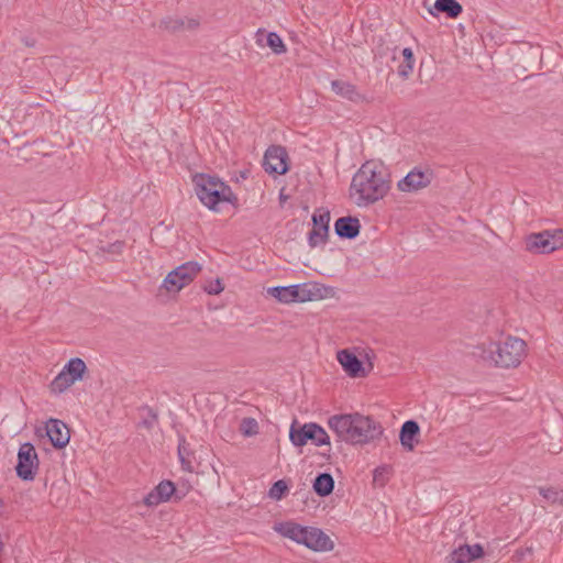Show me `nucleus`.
<instances>
[{"label": "nucleus", "mask_w": 563, "mask_h": 563, "mask_svg": "<svg viewBox=\"0 0 563 563\" xmlns=\"http://www.w3.org/2000/svg\"><path fill=\"white\" fill-rule=\"evenodd\" d=\"M298 290L299 289H298L297 285H289L291 302H299V291Z\"/></svg>", "instance_id": "nucleus-35"}, {"label": "nucleus", "mask_w": 563, "mask_h": 563, "mask_svg": "<svg viewBox=\"0 0 563 563\" xmlns=\"http://www.w3.org/2000/svg\"><path fill=\"white\" fill-rule=\"evenodd\" d=\"M484 555L483 547L479 544L462 545L455 549L450 558L453 563H470Z\"/></svg>", "instance_id": "nucleus-18"}, {"label": "nucleus", "mask_w": 563, "mask_h": 563, "mask_svg": "<svg viewBox=\"0 0 563 563\" xmlns=\"http://www.w3.org/2000/svg\"><path fill=\"white\" fill-rule=\"evenodd\" d=\"M287 490V485L284 481H277L269 489V497L279 500Z\"/></svg>", "instance_id": "nucleus-32"}, {"label": "nucleus", "mask_w": 563, "mask_h": 563, "mask_svg": "<svg viewBox=\"0 0 563 563\" xmlns=\"http://www.w3.org/2000/svg\"><path fill=\"white\" fill-rule=\"evenodd\" d=\"M361 223L357 218L341 217L334 223V231L341 239L352 240L360 234Z\"/></svg>", "instance_id": "nucleus-16"}, {"label": "nucleus", "mask_w": 563, "mask_h": 563, "mask_svg": "<svg viewBox=\"0 0 563 563\" xmlns=\"http://www.w3.org/2000/svg\"><path fill=\"white\" fill-rule=\"evenodd\" d=\"M267 294L276 298L279 302L291 303L289 286H275L267 288Z\"/></svg>", "instance_id": "nucleus-28"}, {"label": "nucleus", "mask_w": 563, "mask_h": 563, "mask_svg": "<svg viewBox=\"0 0 563 563\" xmlns=\"http://www.w3.org/2000/svg\"><path fill=\"white\" fill-rule=\"evenodd\" d=\"M332 90L340 97L353 101L358 102L363 100L362 95L357 91L356 87L351 82L344 80H333L331 82Z\"/></svg>", "instance_id": "nucleus-20"}, {"label": "nucleus", "mask_w": 563, "mask_h": 563, "mask_svg": "<svg viewBox=\"0 0 563 563\" xmlns=\"http://www.w3.org/2000/svg\"><path fill=\"white\" fill-rule=\"evenodd\" d=\"M198 25V22L194 19L185 20V29H194Z\"/></svg>", "instance_id": "nucleus-37"}, {"label": "nucleus", "mask_w": 563, "mask_h": 563, "mask_svg": "<svg viewBox=\"0 0 563 563\" xmlns=\"http://www.w3.org/2000/svg\"><path fill=\"white\" fill-rule=\"evenodd\" d=\"M563 249V230H544L526 238V250L536 254H549Z\"/></svg>", "instance_id": "nucleus-6"}, {"label": "nucleus", "mask_w": 563, "mask_h": 563, "mask_svg": "<svg viewBox=\"0 0 563 563\" xmlns=\"http://www.w3.org/2000/svg\"><path fill=\"white\" fill-rule=\"evenodd\" d=\"M474 354L498 367H517L526 355V342L508 336L503 342H489L476 346Z\"/></svg>", "instance_id": "nucleus-3"}, {"label": "nucleus", "mask_w": 563, "mask_h": 563, "mask_svg": "<svg viewBox=\"0 0 563 563\" xmlns=\"http://www.w3.org/2000/svg\"><path fill=\"white\" fill-rule=\"evenodd\" d=\"M86 369L87 366L85 362L79 357L70 358L63 367V371L66 372L76 382L82 378Z\"/></svg>", "instance_id": "nucleus-23"}, {"label": "nucleus", "mask_w": 563, "mask_h": 563, "mask_svg": "<svg viewBox=\"0 0 563 563\" xmlns=\"http://www.w3.org/2000/svg\"><path fill=\"white\" fill-rule=\"evenodd\" d=\"M176 492L175 484L172 481H162L145 498L144 504L150 507L157 506L162 503L170 500Z\"/></svg>", "instance_id": "nucleus-14"}, {"label": "nucleus", "mask_w": 563, "mask_h": 563, "mask_svg": "<svg viewBox=\"0 0 563 563\" xmlns=\"http://www.w3.org/2000/svg\"><path fill=\"white\" fill-rule=\"evenodd\" d=\"M288 154L285 147L273 145L267 148L264 155V169L268 174L284 175L288 172Z\"/></svg>", "instance_id": "nucleus-11"}, {"label": "nucleus", "mask_w": 563, "mask_h": 563, "mask_svg": "<svg viewBox=\"0 0 563 563\" xmlns=\"http://www.w3.org/2000/svg\"><path fill=\"white\" fill-rule=\"evenodd\" d=\"M389 467L379 466L374 470L373 482L376 485L384 486L388 479Z\"/></svg>", "instance_id": "nucleus-31"}, {"label": "nucleus", "mask_w": 563, "mask_h": 563, "mask_svg": "<svg viewBox=\"0 0 563 563\" xmlns=\"http://www.w3.org/2000/svg\"><path fill=\"white\" fill-rule=\"evenodd\" d=\"M299 291V302L313 300L317 296L316 288L310 284H297Z\"/></svg>", "instance_id": "nucleus-29"}, {"label": "nucleus", "mask_w": 563, "mask_h": 563, "mask_svg": "<svg viewBox=\"0 0 563 563\" xmlns=\"http://www.w3.org/2000/svg\"><path fill=\"white\" fill-rule=\"evenodd\" d=\"M239 430L244 437L256 435L258 433V422L251 417L243 418L240 422Z\"/></svg>", "instance_id": "nucleus-27"}, {"label": "nucleus", "mask_w": 563, "mask_h": 563, "mask_svg": "<svg viewBox=\"0 0 563 563\" xmlns=\"http://www.w3.org/2000/svg\"><path fill=\"white\" fill-rule=\"evenodd\" d=\"M178 456L181 463V466L185 471L192 472L194 465V453L190 451L188 443L185 438H180L178 443Z\"/></svg>", "instance_id": "nucleus-25"}, {"label": "nucleus", "mask_w": 563, "mask_h": 563, "mask_svg": "<svg viewBox=\"0 0 563 563\" xmlns=\"http://www.w3.org/2000/svg\"><path fill=\"white\" fill-rule=\"evenodd\" d=\"M162 29H165L170 32H176L185 29V20L178 18H166L161 21Z\"/></svg>", "instance_id": "nucleus-30"}, {"label": "nucleus", "mask_w": 563, "mask_h": 563, "mask_svg": "<svg viewBox=\"0 0 563 563\" xmlns=\"http://www.w3.org/2000/svg\"><path fill=\"white\" fill-rule=\"evenodd\" d=\"M274 529L280 536L317 552H328L334 549V542L319 528L302 527L299 523L287 521L276 525Z\"/></svg>", "instance_id": "nucleus-4"}, {"label": "nucleus", "mask_w": 563, "mask_h": 563, "mask_svg": "<svg viewBox=\"0 0 563 563\" xmlns=\"http://www.w3.org/2000/svg\"><path fill=\"white\" fill-rule=\"evenodd\" d=\"M199 200L210 210H216L220 202H232L236 199L230 186L217 177L205 174L194 178Z\"/></svg>", "instance_id": "nucleus-5"}, {"label": "nucleus", "mask_w": 563, "mask_h": 563, "mask_svg": "<svg viewBox=\"0 0 563 563\" xmlns=\"http://www.w3.org/2000/svg\"><path fill=\"white\" fill-rule=\"evenodd\" d=\"M205 291L209 295H219L223 290L222 283L219 278L210 282L208 285L203 287Z\"/></svg>", "instance_id": "nucleus-33"}, {"label": "nucleus", "mask_w": 563, "mask_h": 563, "mask_svg": "<svg viewBox=\"0 0 563 563\" xmlns=\"http://www.w3.org/2000/svg\"><path fill=\"white\" fill-rule=\"evenodd\" d=\"M413 65L415 62L404 59V62L398 66V75L404 78H407L411 74Z\"/></svg>", "instance_id": "nucleus-34"}, {"label": "nucleus", "mask_w": 563, "mask_h": 563, "mask_svg": "<svg viewBox=\"0 0 563 563\" xmlns=\"http://www.w3.org/2000/svg\"><path fill=\"white\" fill-rule=\"evenodd\" d=\"M539 494L543 497V499L550 505H561L563 506V489L558 487H539Z\"/></svg>", "instance_id": "nucleus-26"}, {"label": "nucleus", "mask_w": 563, "mask_h": 563, "mask_svg": "<svg viewBox=\"0 0 563 563\" xmlns=\"http://www.w3.org/2000/svg\"><path fill=\"white\" fill-rule=\"evenodd\" d=\"M419 433L420 428L418 422H416L415 420H408L404 422L399 434L401 445L406 450L412 451L415 448L416 438L419 435Z\"/></svg>", "instance_id": "nucleus-19"}, {"label": "nucleus", "mask_w": 563, "mask_h": 563, "mask_svg": "<svg viewBox=\"0 0 563 563\" xmlns=\"http://www.w3.org/2000/svg\"><path fill=\"white\" fill-rule=\"evenodd\" d=\"M433 179V172L430 169L421 170L413 168L397 184L402 192H415L428 187Z\"/></svg>", "instance_id": "nucleus-12"}, {"label": "nucleus", "mask_w": 563, "mask_h": 563, "mask_svg": "<svg viewBox=\"0 0 563 563\" xmlns=\"http://www.w3.org/2000/svg\"><path fill=\"white\" fill-rule=\"evenodd\" d=\"M401 54H402L404 59H407L409 62H415L413 53H412V49L410 47H405L401 51Z\"/></svg>", "instance_id": "nucleus-36"}, {"label": "nucleus", "mask_w": 563, "mask_h": 563, "mask_svg": "<svg viewBox=\"0 0 563 563\" xmlns=\"http://www.w3.org/2000/svg\"><path fill=\"white\" fill-rule=\"evenodd\" d=\"M75 383L76 380L62 369L52 380L49 388L54 394H62Z\"/></svg>", "instance_id": "nucleus-24"}, {"label": "nucleus", "mask_w": 563, "mask_h": 563, "mask_svg": "<svg viewBox=\"0 0 563 563\" xmlns=\"http://www.w3.org/2000/svg\"><path fill=\"white\" fill-rule=\"evenodd\" d=\"M390 188V177L383 164L365 162L354 174L350 197L358 207H367L383 199Z\"/></svg>", "instance_id": "nucleus-1"}, {"label": "nucleus", "mask_w": 563, "mask_h": 563, "mask_svg": "<svg viewBox=\"0 0 563 563\" xmlns=\"http://www.w3.org/2000/svg\"><path fill=\"white\" fill-rule=\"evenodd\" d=\"M338 361L342 365L343 369L351 377H362L364 376V368L362 366V362L357 358L355 354L350 352L349 350H342L338 352Z\"/></svg>", "instance_id": "nucleus-17"}, {"label": "nucleus", "mask_w": 563, "mask_h": 563, "mask_svg": "<svg viewBox=\"0 0 563 563\" xmlns=\"http://www.w3.org/2000/svg\"><path fill=\"white\" fill-rule=\"evenodd\" d=\"M255 40L258 46H268L277 55L287 52L284 41L276 32H266L260 29L255 34Z\"/></svg>", "instance_id": "nucleus-15"}, {"label": "nucleus", "mask_w": 563, "mask_h": 563, "mask_svg": "<svg viewBox=\"0 0 563 563\" xmlns=\"http://www.w3.org/2000/svg\"><path fill=\"white\" fill-rule=\"evenodd\" d=\"M199 263L190 261L169 272L163 280V287L169 292H177L189 285L200 272Z\"/></svg>", "instance_id": "nucleus-8"}, {"label": "nucleus", "mask_w": 563, "mask_h": 563, "mask_svg": "<svg viewBox=\"0 0 563 563\" xmlns=\"http://www.w3.org/2000/svg\"><path fill=\"white\" fill-rule=\"evenodd\" d=\"M46 434L56 449L65 448L70 440V433L67 426L58 419H49L45 426Z\"/></svg>", "instance_id": "nucleus-13"}, {"label": "nucleus", "mask_w": 563, "mask_h": 563, "mask_svg": "<svg viewBox=\"0 0 563 563\" xmlns=\"http://www.w3.org/2000/svg\"><path fill=\"white\" fill-rule=\"evenodd\" d=\"M289 438L295 446H303L308 441H311L317 446L330 444V438L325 430L312 422L299 428H296L295 423L291 424Z\"/></svg>", "instance_id": "nucleus-7"}, {"label": "nucleus", "mask_w": 563, "mask_h": 563, "mask_svg": "<svg viewBox=\"0 0 563 563\" xmlns=\"http://www.w3.org/2000/svg\"><path fill=\"white\" fill-rule=\"evenodd\" d=\"M334 488V479L329 473H320L313 482L314 492L321 496L325 497L333 492Z\"/></svg>", "instance_id": "nucleus-21"}, {"label": "nucleus", "mask_w": 563, "mask_h": 563, "mask_svg": "<svg viewBox=\"0 0 563 563\" xmlns=\"http://www.w3.org/2000/svg\"><path fill=\"white\" fill-rule=\"evenodd\" d=\"M434 9L445 13L449 18L455 19L462 13V5L456 0H435Z\"/></svg>", "instance_id": "nucleus-22"}, {"label": "nucleus", "mask_w": 563, "mask_h": 563, "mask_svg": "<svg viewBox=\"0 0 563 563\" xmlns=\"http://www.w3.org/2000/svg\"><path fill=\"white\" fill-rule=\"evenodd\" d=\"M38 456L34 445L23 443L18 452L16 475L23 481H33L38 470Z\"/></svg>", "instance_id": "nucleus-9"}, {"label": "nucleus", "mask_w": 563, "mask_h": 563, "mask_svg": "<svg viewBox=\"0 0 563 563\" xmlns=\"http://www.w3.org/2000/svg\"><path fill=\"white\" fill-rule=\"evenodd\" d=\"M313 229L309 232L308 242L311 247L324 244L329 234L330 211L317 209L312 214Z\"/></svg>", "instance_id": "nucleus-10"}, {"label": "nucleus", "mask_w": 563, "mask_h": 563, "mask_svg": "<svg viewBox=\"0 0 563 563\" xmlns=\"http://www.w3.org/2000/svg\"><path fill=\"white\" fill-rule=\"evenodd\" d=\"M328 427L339 440L354 445L375 441L384 432L379 422L358 412L331 416Z\"/></svg>", "instance_id": "nucleus-2"}]
</instances>
